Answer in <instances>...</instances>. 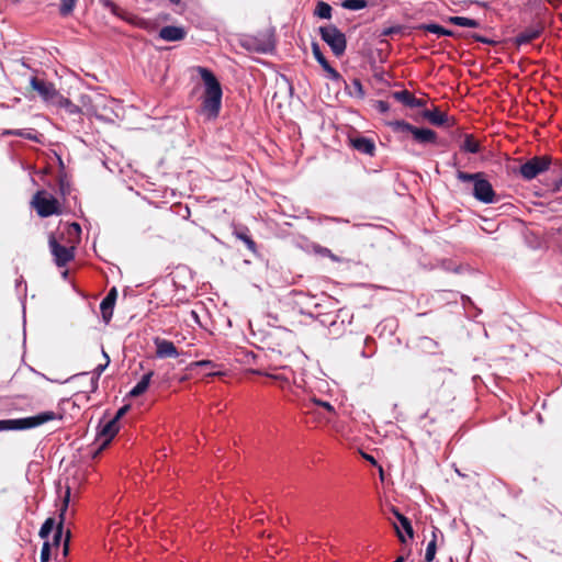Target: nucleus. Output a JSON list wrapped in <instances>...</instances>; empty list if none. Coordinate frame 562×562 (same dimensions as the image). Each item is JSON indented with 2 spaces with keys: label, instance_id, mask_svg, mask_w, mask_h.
Returning <instances> with one entry per match:
<instances>
[{
  "label": "nucleus",
  "instance_id": "9d476101",
  "mask_svg": "<svg viewBox=\"0 0 562 562\" xmlns=\"http://www.w3.org/2000/svg\"><path fill=\"white\" fill-rule=\"evenodd\" d=\"M419 30L427 31L429 33L436 34L438 36H459L463 38H471L476 42L487 44V45H496L497 42L495 40L485 37L483 35H480L474 32H463V33H456L449 29H446L437 23H424L418 26Z\"/></svg>",
  "mask_w": 562,
  "mask_h": 562
},
{
  "label": "nucleus",
  "instance_id": "cd10ccee",
  "mask_svg": "<svg viewBox=\"0 0 562 562\" xmlns=\"http://www.w3.org/2000/svg\"><path fill=\"white\" fill-rule=\"evenodd\" d=\"M153 375H154V371H149V372L145 373L140 378V380L132 387V390L128 392L127 396L128 397H138L142 394H144L149 386Z\"/></svg>",
  "mask_w": 562,
  "mask_h": 562
},
{
  "label": "nucleus",
  "instance_id": "4468645a",
  "mask_svg": "<svg viewBox=\"0 0 562 562\" xmlns=\"http://www.w3.org/2000/svg\"><path fill=\"white\" fill-rule=\"evenodd\" d=\"M544 27L541 23H535L529 27L525 29L524 31H521L520 33H518L514 38H512V42L517 47H520L539 38L542 35Z\"/></svg>",
  "mask_w": 562,
  "mask_h": 562
},
{
  "label": "nucleus",
  "instance_id": "c85d7f7f",
  "mask_svg": "<svg viewBox=\"0 0 562 562\" xmlns=\"http://www.w3.org/2000/svg\"><path fill=\"white\" fill-rule=\"evenodd\" d=\"M345 83V91L346 93L351 97V98H357V99H364L366 97V91L363 89V86L361 83V80L358 79V78H355L351 83H347V81L344 79L342 81Z\"/></svg>",
  "mask_w": 562,
  "mask_h": 562
},
{
  "label": "nucleus",
  "instance_id": "49530a36",
  "mask_svg": "<svg viewBox=\"0 0 562 562\" xmlns=\"http://www.w3.org/2000/svg\"><path fill=\"white\" fill-rule=\"evenodd\" d=\"M194 366L205 368V369H209V368L214 369L216 367V364L211 360H200V361L194 362Z\"/></svg>",
  "mask_w": 562,
  "mask_h": 562
},
{
  "label": "nucleus",
  "instance_id": "f03ea898",
  "mask_svg": "<svg viewBox=\"0 0 562 562\" xmlns=\"http://www.w3.org/2000/svg\"><path fill=\"white\" fill-rule=\"evenodd\" d=\"M196 70L203 81L201 113L209 120L218 117L222 108L223 89L221 82L209 68L198 66Z\"/></svg>",
  "mask_w": 562,
  "mask_h": 562
},
{
  "label": "nucleus",
  "instance_id": "72a5a7b5",
  "mask_svg": "<svg viewBox=\"0 0 562 562\" xmlns=\"http://www.w3.org/2000/svg\"><path fill=\"white\" fill-rule=\"evenodd\" d=\"M340 5L346 10L358 11L368 7V0H342Z\"/></svg>",
  "mask_w": 562,
  "mask_h": 562
},
{
  "label": "nucleus",
  "instance_id": "f704fd0d",
  "mask_svg": "<svg viewBox=\"0 0 562 562\" xmlns=\"http://www.w3.org/2000/svg\"><path fill=\"white\" fill-rule=\"evenodd\" d=\"M311 402L317 407L323 408L326 413L331 416L335 415V408L330 402L324 401L322 398L316 397L315 395L311 396Z\"/></svg>",
  "mask_w": 562,
  "mask_h": 562
},
{
  "label": "nucleus",
  "instance_id": "864d4df0",
  "mask_svg": "<svg viewBox=\"0 0 562 562\" xmlns=\"http://www.w3.org/2000/svg\"><path fill=\"white\" fill-rule=\"evenodd\" d=\"M366 460H368L370 463L375 464L376 461L372 456L364 454Z\"/></svg>",
  "mask_w": 562,
  "mask_h": 562
},
{
  "label": "nucleus",
  "instance_id": "4be33fe9",
  "mask_svg": "<svg viewBox=\"0 0 562 562\" xmlns=\"http://www.w3.org/2000/svg\"><path fill=\"white\" fill-rule=\"evenodd\" d=\"M392 513L397 519L400 526H396V531L402 541H405L402 531L409 538L413 539L414 537V529L412 526V521L408 517L403 515L396 507H392Z\"/></svg>",
  "mask_w": 562,
  "mask_h": 562
},
{
  "label": "nucleus",
  "instance_id": "c03bdc74",
  "mask_svg": "<svg viewBox=\"0 0 562 562\" xmlns=\"http://www.w3.org/2000/svg\"><path fill=\"white\" fill-rule=\"evenodd\" d=\"M102 355H103V357L105 359V362L103 364H99L94 369V371L98 373V375L101 374L105 370V368H108V366L110 363V357L108 356V353L104 350H102Z\"/></svg>",
  "mask_w": 562,
  "mask_h": 562
},
{
  "label": "nucleus",
  "instance_id": "20e7f679",
  "mask_svg": "<svg viewBox=\"0 0 562 562\" xmlns=\"http://www.w3.org/2000/svg\"><path fill=\"white\" fill-rule=\"evenodd\" d=\"M301 314L317 319L323 326L328 327L331 334H340L346 325L351 323L352 314L347 308H338L334 312H317L307 308L301 310Z\"/></svg>",
  "mask_w": 562,
  "mask_h": 562
},
{
  "label": "nucleus",
  "instance_id": "bf43d9fd",
  "mask_svg": "<svg viewBox=\"0 0 562 562\" xmlns=\"http://www.w3.org/2000/svg\"><path fill=\"white\" fill-rule=\"evenodd\" d=\"M60 190L63 193H65V183L63 179H60Z\"/></svg>",
  "mask_w": 562,
  "mask_h": 562
},
{
  "label": "nucleus",
  "instance_id": "a211bd4d",
  "mask_svg": "<svg viewBox=\"0 0 562 562\" xmlns=\"http://www.w3.org/2000/svg\"><path fill=\"white\" fill-rule=\"evenodd\" d=\"M30 85L40 94V97L45 101L53 100L56 94V90H55L53 83L47 82L44 79H40L37 77H32L30 79Z\"/></svg>",
  "mask_w": 562,
  "mask_h": 562
},
{
  "label": "nucleus",
  "instance_id": "3c124183",
  "mask_svg": "<svg viewBox=\"0 0 562 562\" xmlns=\"http://www.w3.org/2000/svg\"><path fill=\"white\" fill-rule=\"evenodd\" d=\"M190 215H191V211H190V209H189L188 206H184V209H183V213L181 214V216H182L183 218H189V217H190Z\"/></svg>",
  "mask_w": 562,
  "mask_h": 562
},
{
  "label": "nucleus",
  "instance_id": "6e6552de",
  "mask_svg": "<svg viewBox=\"0 0 562 562\" xmlns=\"http://www.w3.org/2000/svg\"><path fill=\"white\" fill-rule=\"evenodd\" d=\"M318 34L336 57H340L345 54L347 37L335 24L319 26Z\"/></svg>",
  "mask_w": 562,
  "mask_h": 562
},
{
  "label": "nucleus",
  "instance_id": "e2e57ef3",
  "mask_svg": "<svg viewBox=\"0 0 562 562\" xmlns=\"http://www.w3.org/2000/svg\"><path fill=\"white\" fill-rule=\"evenodd\" d=\"M369 341H373V339L370 337H366L364 342L368 344Z\"/></svg>",
  "mask_w": 562,
  "mask_h": 562
},
{
  "label": "nucleus",
  "instance_id": "f8f14e48",
  "mask_svg": "<svg viewBox=\"0 0 562 562\" xmlns=\"http://www.w3.org/2000/svg\"><path fill=\"white\" fill-rule=\"evenodd\" d=\"M240 45L248 52L258 54H268L274 48V42L271 36H249L244 38Z\"/></svg>",
  "mask_w": 562,
  "mask_h": 562
},
{
  "label": "nucleus",
  "instance_id": "bb28decb",
  "mask_svg": "<svg viewBox=\"0 0 562 562\" xmlns=\"http://www.w3.org/2000/svg\"><path fill=\"white\" fill-rule=\"evenodd\" d=\"M413 138L415 142L422 145L436 144L437 133L430 128L417 127L414 131Z\"/></svg>",
  "mask_w": 562,
  "mask_h": 562
},
{
  "label": "nucleus",
  "instance_id": "0eeeda50",
  "mask_svg": "<svg viewBox=\"0 0 562 562\" xmlns=\"http://www.w3.org/2000/svg\"><path fill=\"white\" fill-rule=\"evenodd\" d=\"M31 206L43 218L61 213L59 201L46 190H38L33 195Z\"/></svg>",
  "mask_w": 562,
  "mask_h": 562
},
{
  "label": "nucleus",
  "instance_id": "c756f323",
  "mask_svg": "<svg viewBox=\"0 0 562 562\" xmlns=\"http://www.w3.org/2000/svg\"><path fill=\"white\" fill-rule=\"evenodd\" d=\"M447 22L462 27L477 29L481 26V22L479 20L470 19L467 16H449Z\"/></svg>",
  "mask_w": 562,
  "mask_h": 562
},
{
  "label": "nucleus",
  "instance_id": "603ef678",
  "mask_svg": "<svg viewBox=\"0 0 562 562\" xmlns=\"http://www.w3.org/2000/svg\"><path fill=\"white\" fill-rule=\"evenodd\" d=\"M461 300H462L463 305H465L467 303L473 304L471 299L467 295H461Z\"/></svg>",
  "mask_w": 562,
  "mask_h": 562
},
{
  "label": "nucleus",
  "instance_id": "2f4dec72",
  "mask_svg": "<svg viewBox=\"0 0 562 562\" xmlns=\"http://www.w3.org/2000/svg\"><path fill=\"white\" fill-rule=\"evenodd\" d=\"M314 15L319 19L330 20L333 16V8L325 1H318L314 10Z\"/></svg>",
  "mask_w": 562,
  "mask_h": 562
},
{
  "label": "nucleus",
  "instance_id": "dca6fc26",
  "mask_svg": "<svg viewBox=\"0 0 562 562\" xmlns=\"http://www.w3.org/2000/svg\"><path fill=\"white\" fill-rule=\"evenodd\" d=\"M154 344L156 347V356L159 359L166 358H178L179 351L175 344L165 338L156 337L154 338Z\"/></svg>",
  "mask_w": 562,
  "mask_h": 562
},
{
  "label": "nucleus",
  "instance_id": "052dcab7",
  "mask_svg": "<svg viewBox=\"0 0 562 562\" xmlns=\"http://www.w3.org/2000/svg\"><path fill=\"white\" fill-rule=\"evenodd\" d=\"M68 273H69V270L65 269L61 274L66 279L68 277Z\"/></svg>",
  "mask_w": 562,
  "mask_h": 562
},
{
  "label": "nucleus",
  "instance_id": "5701e85b",
  "mask_svg": "<svg viewBox=\"0 0 562 562\" xmlns=\"http://www.w3.org/2000/svg\"><path fill=\"white\" fill-rule=\"evenodd\" d=\"M464 137L463 143L460 145V149L464 153L479 154L481 151V145L476 142L472 134H462L459 130L451 132L452 139Z\"/></svg>",
  "mask_w": 562,
  "mask_h": 562
},
{
  "label": "nucleus",
  "instance_id": "09e8293b",
  "mask_svg": "<svg viewBox=\"0 0 562 562\" xmlns=\"http://www.w3.org/2000/svg\"><path fill=\"white\" fill-rule=\"evenodd\" d=\"M101 2L103 3L104 8H109L112 12H114V10L116 9L115 3L111 0H101Z\"/></svg>",
  "mask_w": 562,
  "mask_h": 562
},
{
  "label": "nucleus",
  "instance_id": "5fc2aeb1",
  "mask_svg": "<svg viewBox=\"0 0 562 562\" xmlns=\"http://www.w3.org/2000/svg\"><path fill=\"white\" fill-rule=\"evenodd\" d=\"M393 562H405V559L403 555H398Z\"/></svg>",
  "mask_w": 562,
  "mask_h": 562
},
{
  "label": "nucleus",
  "instance_id": "393cba45",
  "mask_svg": "<svg viewBox=\"0 0 562 562\" xmlns=\"http://www.w3.org/2000/svg\"><path fill=\"white\" fill-rule=\"evenodd\" d=\"M159 37L167 42H178L186 37V31L181 26L166 25L160 29Z\"/></svg>",
  "mask_w": 562,
  "mask_h": 562
},
{
  "label": "nucleus",
  "instance_id": "39448f33",
  "mask_svg": "<svg viewBox=\"0 0 562 562\" xmlns=\"http://www.w3.org/2000/svg\"><path fill=\"white\" fill-rule=\"evenodd\" d=\"M70 232V224L64 223L56 233L49 235L48 245L57 267H65L70 261V248L61 244L64 234Z\"/></svg>",
  "mask_w": 562,
  "mask_h": 562
},
{
  "label": "nucleus",
  "instance_id": "69168bd1",
  "mask_svg": "<svg viewBox=\"0 0 562 562\" xmlns=\"http://www.w3.org/2000/svg\"><path fill=\"white\" fill-rule=\"evenodd\" d=\"M427 415H428V413L426 412V413H424V414L420 416V418H422V419H423V418H426V417H427Z\"/></svg>",
  "mask_w": 562,
  "mask_h": 562
},
{
  "label": "nucleus",
  "instance_id": "774afa93",
  "mask_svg": "<svg viewBox=\"0 0 562 562\" xmlns=\"http://www.w3.org/2000/svg\"><path fill=\"white\" fill-rule=\"evenodd\" d=\"M560 204H562V196L559 199Z\"/></svg>",
  "mask_w": 562,
  "mask_h": 562
},
{
  "label": "nucleus",
  "instance_id": "e433bc0d",
  "mask_svg": "<svg viewBox=\"0 0 562 562\" xmlns=\"http://www.w3.org/2000/svg\"><path fill=\"white\" fill-rule=\"evenodd\" d=\"M315 251L321 255L322 257H328L330 258L334 262H339L340 261V258L338 256H336L335 254L331 252V250L327 247H323V246H317L315 248Z\"/></svg>",
  "mask_w": 562,
  "mask_h": 562
},
{
  "label": "nucleus",
  "instance_id": "338daca9",
  "mask_svg": "<svg viewBox=\"0 0 562 562\" xmlns=\"http://www.w3.org/2000/svg\"><path fill=\"white\" fill-rule=\"evenodd\" d=\"M207 375H215L217 374L216 372H206Z\"/></svg>",
  "mask_w": 562,
  "mask_h": 562
},
{
  "label": "nucleus",
  "instance_id": "79ce46f5",
  "mask_svg": "<svg viewBox=\"0 0 562 562\" xmlns=\"http://www.w3.org/2000/svg\"><path fill=\"white\" fill-rule=\"evenodd\" d=\"M130 405L126 404V405H123L122 407H120L116 413L114 414V416H112L111 418L115 419L116 422L120 423V419L128 412L130 409Z\"/></svg>",
  "mask_w": 562,
  "mask_h": 562
},
{
  "label": "nucleus",
  "instance_id": "0e129e2a",
  "mask_svg": "<svg viewBox=\"0 0 562 562\" xmlns=\"http://www.w3.org/2000/svg\"><path fill=\"white\" fill-rule=\"evenodd\" d=\"M58 160H59L60 167L64 169V162L61 161V159L59 157H58Z\"/></svg>",
  "mask_w": 562,
  "mask_h": 562
},
{
  "label": "nucleus",
  "instance_id": "412c9836",
  "mask_svg": "<svg viewBox=\"0 0 562 562\" xmlns=\"http://www.w3.org/2000/svg\"><path fill=\"white\" fill-rule=\"evenodd\" d=\"M82 380L89 381L90 389L87 391L78 390L72 394V397H75V401H72V409L75 408V406H77V401L88 400L89 398L88 394L90 392H93L97 387L95 383L93 381V378L89 376V373L82 372V373L72 374V383H79Z\"/></svg>",
  "mask_w": 562,
  "mask_h": 562
},
{
  "label": "nucleus",
  "instance_id": "f257e3e1",
  "mask_svg": "<svg viewBox=\"0 0 562 562\" xmlns=\"http://www.w3.org/2000/svg\"><path fill=\"white\" fill-rule=\"evenodd\" d=\"M70 502V485L68 479L65 482L64 506L60 509L59 520L48 517L42 525L38 536L43 540L41 562H48L50 558L56 559L63 540V553L66 557L70 549V528L64 531L65 514Z\"/></svg>",
  "mask_w": 562,
  "mask_h": 562
},
{
  "label": "nucleus",
  "instance_id": "4c0bfd02",
  "mask_svg": "<svg viewBox=\"0 0 562 562\" xmlns=\"http://www.w3.org/2000/svg\"><path fill=\"white\" fill-rule=\"evenodd\" d=\"M402 32H403L402 25H393V26L384 27L381 31L380 36H392V35H396V34H401Z\"/></svg>",
  "mask_w": 562,
  "mask_h": 562
},
{
  "label": "nucleus",
  "instance_id": "13d9d810",
  "mask_svg": "<svg viewBox=\"0 0 562 562\" xmlns=\"http://www.w3.org/2000/svg\"><path fill=\"white\" fill-rule=\"evenodd\" d=\"M171 4L179 5L181 3V0H169Z\"/></svg>",
  "mask_w": 562,
  "mask_h": 562
},
{
  "label": "nucleus",
  "instance_id": "423d86ee",
  "mask_svg": "<svg viewBox=\"0 0 562 562\" xmlns=\"http://www.w3.org/2000/svg\"><path fill=\"white\" fill-rule=\"evenodd\" d=\"M55 418L53 412H43L35 416L16 418V419H0V431L5 430H24L35 428Z\"/></svg>",
  "mask_w": 562,
  "mask_h": 562
},
{
  "label": "nucleus",
  "instance_id": "58836bf2",
  "mask_svg": "<svg viewBox=\"0 0 562 562\" xmlns=\"http://www.w3.org/2000/svg\"><path fill=\"white\" fill-rule=\"evenodd\" d=\"M374 109L381 113V114H385L390 111V104L389 102L384 101V100H376L374 102Z\"/></svg>",
  "mask_w": 562,
  "mask_h": 562
},
{
  "label": "nucleus",
  "instance_id": "ddd939ff",
  "mask_svg": "<svg viewBox=\"0 0 562 562\" xmlns=\"http://www.w3.org/2000/svg\"><path fill=\"white\" fill-rule=\"evenodd\" d=\"M312 53L316 61L321 65L323 70L327 74V77L335 81L340 82L344 81V77L338 72L326 59L324 54L322 53V49L319 47V44L317 42H312Z\"/></svg>",
  "mask_w": 562,
  "mask_h": 562
},
{
  "label": "nucleus",
  "instance_id": "c9c22d12",
  "mask_svg": "<svg viewBox=\"0 0 562 562\" xmlns=\"http://www.w3.org/2000/svg\"><path fill=\"white\" fill-rule=\"evenodd\" d=\"M392 98H394L396 101L401 102L405 106H408L411 99L413 94L408 90H401V91H394L392 92Z\"/></svg>",
  "mask_w": 562,
  "mask_h": 562
},
{
  "label": "nucleus",
  "instance_id": "680f3d73",
  "mask_svg": "<svg viewBox=\"0 0 562 562\" xmlns=\"http://www.w3.org/2000/svg\"><path fill=\"white\" fill-rule=\"evenodd\" d=\"M450 165H451L452 167H457V166H458V162H457V160L454 159L453 161H451V164H450Z\"/></svg>",
  "mask_w": 562,
  "mask_h": 562
},
{
  "label": "nucleus",
  "instance_id": "473e14b6",
  "mask_svg": "<svg viewBox=\"0 0 562 562\" xmlns=\"http://www.w3.org/2000/svg\"><path fill=\"white\" fill-rule=\"evenodd\" d=\"M437 532H440L439 529L434 528L432 539L427 544L424 562H432V560L435 559L437 551Z\"/></svg>",
  "mask_w": 562,
  "mask_h": 562
},
{
  "label": "nucleus",
  "instance_id": "6ab92c4d",
  "mask_svg": "<svg viewBox=\"0 0 562 562\" xmlns=\"http://www.w3.org/2000/svg\"><path fill=\"white\" fill-rule=\"evenodd\" d=\"M422 115L435 126H447L449 128L454 126V121L452 120L450 122L447 113L440 111L438 108L432 110H425L423 111Z\"/></svg>",
  "mask_w": 562,
  "mask_h": 562
},
{
  "label": "nucleus",
  "instance_id": "1a4fd4ad",
  "mask_svg": "<svg viewBox=\"0 0 562 562\" xmlns=\"http://www.w3.org/2000/svg\"><path fill=\"white\" fill-rule=\"evenodd\" d=\"M552 164L553 159L550 155L533 156L520 165L518 173L525 181H531L548 171Z\"/></svg>",
  "mask_w": 562,
  "mask_h": 562
},
{
  "label": "nucleus",
  "instance_id": "6e6d98bb",
  "mask_svg": "<svg viewBox=\"0 0 562 562\" xmlns=\"http://www.w3.org/2000/svg\"><path fill=\"white\" fill-rule=\"evenodd\" d=\"M191 316L198 322L199 321V315L195 311H191Z\"/></svg>",
  "mask_w": 562,
  "mask_h": 562
},
{
  "label": "nucleus",
  "instance_id": "7c9ffc66",
  "mask_svg": "<svg viewBox=\"0 0 562 562\" xmlns=\"http://www.w3.org/2000/svg\"><path fill=\"white\" fill-rule=\"evenodd\" d=\"M386 124H387V126H390L392 128V131L394 133H397V134L411 133L413 135L414 131L416 128V126H414L413 124H411L404 120H395V121L387 122Z\"/></svg>",
  "mask_w": 562,
  "mask_h": 562
},
{
  "label": "nucleus",
  "instance_id": "a18cd8bd",
  "mask_svg": "<svg viewBox=\"0 0 562 562\" xmlns=\"http://www.w3.org/2000/svg\"><path fill=\"white\" fill-rule=\"evenodd\" d=\"M560 191H562V176L554 179L551 183V192L558 193Z\"/></svg>",
  "mask_w": 562,
  "mask_h": 562
},
{
  "label": "nucleus",
  "instance_id": "ea45409f",
  "mask_svg": "<svg viewBox=\"0 0 562 562\" xmlns=\"http://www.w3.org/2000/svg\"><path fill=\"white\" fill-rule=\"evenodd\" d=\"M318 222L321 224H324V223H349L348 220H345L341 217L327 216V215L321 216L318 218Z\"/></svg>",
  "mask_w": 562,
  "mask_h": 562
},
{
  "label": "nucleus",
  "instance_id": "7ed1b4c3",
  "mask_svg": "<svg viewBox=\"0 0 562 562\" xmlns=\"http://www.w3.org/2000/svg\"><path fill=\"white\" fill-rule=\"evenodd\" d=\"M457 179L461 182H472V195L483 204H493L497 202L496 192L492 183L486 179L484 172L469 173L461 170L457 171Z\"/></svg>",
  "mask_w": 562,
  "mask_h": 562
},
{
  "label": "nucleus",
  "instance_id": "a19ab883",
  "mask_svg": "<svg viewBox=\"0 0 562 562\" xmlns=\"http://www.w3.org/2000/svg\"><path fill=\"white\" fill-rule=\"evenodd\" d=\"M81 234V226L76 223V222H72V251H75V244H76V239L75 237H79ZM75 258V252H72V259Z\"/></svg>",
  "mask_w": 562,
  "mask_h": 562
},
{
  "label": "nucleus",
  "instance_id": "f3484780",
  "mask_svg": "<svg viewBox=\"0 0 562 562\" xmlns=\"http://www.w3.org/2000/svg\"><path fill=\"white\" fill-rule=\"evenodd\" d=\"M350 145L357 151L373 157L375 155V143L372 138L357 135L349 138Z\"/></svg>",
  "mask_w": 562,
  "mask_h": 562
},
{
  "label": "nucleus",
  "instance_id": "37998d69",
  "mask_svg": "<svg viewBox=\"0 0 562 562\" xmlns=\"http://www.w3.org/2000/svg\"><path fill=\"white\" fill-rule=\"evenodd\" d=\"M426 105V101L423 99H417L414 95L411 99V102L408 104V108L411 109H417V108H424Z\"/></svg>",
  "mask_w": 562,
  "mask_h": 562
},
{
  "label": "nucleus",
  "instance_id": "de8ad7c7",
  "mask_svg": "<svg viewBox=\"0 0 562 562\" xmlns=\"http://www.w3.org/2000/svg\"><path fill=\"white\" fill-rule=\"evenodd\" d=\"M60 13L65 16L70 14V0H61Z\"/></svg>",
  "mask_w": 562,
  "mask_h": 562
},
{
  "label": "nucleus",
  "instance_id": "2eb2a0df",
  "mask_svg": "<svg viewBox=\"0 0 562 562\" xmlns=\"http://www.w3.org/2000/svg\"><path fill=\"white\" fill-rule=\"evenodd\" d=\"M80 105L72 104V116L78 115L79 117L81 115L87 116H99L97 112V106L93 104L92 97L90 94H80ZM75 119L72 117V122Z\"/></svg>",
  "mask_w": 562,
  "mask_h": 562
},
{
  "label": "nucleus",
  "instance_id": "9b49d317",
  "mask_svg": "<svg viewBox=\"0 0 562 562\" xmlns=\"http://www.w3.org/2000/svg\"><path fill=\"white\" fill-rule=\"evenodd\" d=\"M120 430V423L113 418H101L97 426L95 438L100 442V448L106 447Z\"/></svg>",
  "mask_w": 562,
  "mask_h": 562
},
{
  "label": "nucleus",
  "instance_id": "8fccbe9b",
  "mask_svg": "<svg viewBox=\"0 0 562 562\" xmlns=\"http://www.w3.org/2000/svg\"><path fill=\"white\" fill-rule=\"evenodd\" d=\"M5 134L8 135H14V136H24V133L20 130H15V131H8L5 132Z\"/></svg>",
  "mask_w": 562,
  "mask_h": 562
},
{
  "label": "nucleus",
  "instance_id": "4d7b16f0",
  "mask_svg": "<svg viewBox=\"0 0 562 562\" xmlns=\"http://www.w3.org/2000/svg\"><path fill=\"white\" fill-rule=\"evenodd\" d=\"M436 144H439L441 146H448L449 145V143L447 140H443V139H441L440 142L437 140Z\"/></svg>",
  "mask_w": 562,
  "mask_h": 562
},
{
  "label": "nucleus",
  "instance_id": "a878e982",
  "mask_svg": "<svg viewBox=\"0 0 562 562\" xmlns=\"http://www.w3.org/2000/svg\"><path fill=\"white\" fill-rule=\"evenodd\" d=\"M234 235L237 239L243 241L247 249L255 256H259L258 246L256 241L254 240L248 227L243 226L240 228H236L234 231Z\"/></svg>",
  "mask_w": 562,
  "mask_h": 562
},
{
  "label": "nucleus",
  "instance_id": "aec40b11",
  "mask_svg": "<svg viewBox=\"0 0 562 562\" xmlns=\"http://www.w3.org/2000/svg\"><path fill=\"white\" fill-rule=\"evenodd\" d=\"M116 297H117L116 288H112L100 303L102 319L104 321L105 324H109L113 316V310H114Z\"/></svg>",
  "mask_w": 562,
  "mask_h": 562
},
{
  "label": "nucleus",
  "instance_id": "b1692460",
  "mask_svg": "<svg viewBox=\"0 0 562 562\" xmlns=\"http://www.w3.org/2000/svg\"><path fill=\"white\" fill-rule=\"evenodd\" d=\"M303 299L305 300L303 304L305 307H302L301 310H312L315 313L317 312H326L325 307L327 305H331V299L329 296H323L322 300H318L316 295H308V294H302Z\"/></svg>",
  "mask_w": 562,
  "mask_h": 562
}]
</instances>
